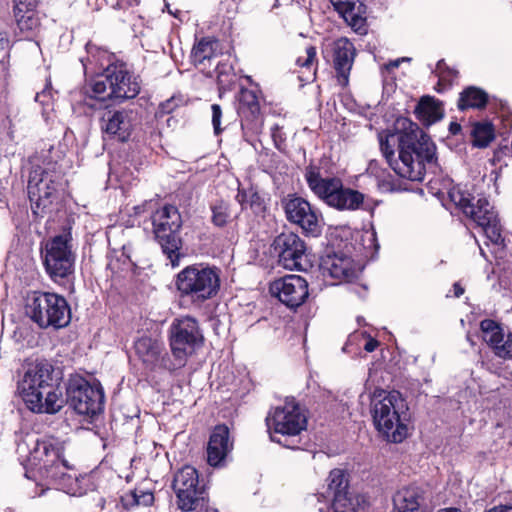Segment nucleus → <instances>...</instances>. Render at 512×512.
Listing matches in <instances>:
<instances>
[{
    "label": "nucleus",
    "mask_w": 512,
    "mask_h": 512,
    "mask_svg": "<svg viewBox=\"0 0 512 512\" xmlns=\"http://www.w3.org/2000/svg\"><path fill=\"white\" fill-rule=\"evenodd\" d=\"M284 209L287 219L301 227L307 235L317 236L321 232V215L308 201L292 196L285 200Z\"/></svg>",
    "instance_id": "obj_19"
},
{
    "label": "nucleus",
    "mask_w": 512,
    "mask_h": 512,
    "mask_svg": "<svg viewBox=\"0 0 512 512\" xmlns=\"http://www.w3.org/2000/svg\"><path fill=\"white\" fill-rule=\"evenodd\" d=\"M266 423L273 442L294 449L307 428V415L294 400H286L269 413Z\"/></svg>",
    "instance_id": "obj_6"
},
{
    "label": "nucleus",
    "mask_w": 512,
    "mask_h": 512,
    "mask_svg": "<svg viewBox=\"0 0 512 512\" xmlns=\"http://www.w3.org/2000/svg\"><path fill=\"white\" fill-rule=\"evenodd\" d=\"M216 42L210 38H202L192 49L191 59L195 66L203 65L204 62L210 61L215 55Z\"/></svg>",
    "instance_id": "obj_33"
},
{
    "label": "nucleus",
    "mask_w": 512,
    "mask_h": 512,
    "mask_svg": "<svg viewBox=\"0 0 512 512\" xmlns=\"http://www.w3.org/2000/svg\"><path fill=\"white\" fill-rule=\"evenodd\" d=\"M211 212L212 223L217 227H224L232 218L230 204L223 200L215 202L211 206Z\"/></svg>",
    "instance_id": "obj_35"
},
{
    "label": "nucleus",
    "mask_w": 512,
    "mask_h": 512,
    "mask_svg": "<svg viewBox=\"0 0 512 512\" xmlns=\"http://www.w3.org/2000/svg\"><path fill=\"white\" fill-rule=\"evenodd\" d=\"M487 102V94L478 88L469 87L461 94L458 101V108L465 110L468 108H482Z\"/></svg>",
    "instance_id": "obj_32"
},
{
    "label": "nucleus",
    "mask_w": 512,
    "mask_h": 512,
    "mask_svg": "<svg viewBox=\"0 0 512 512\" xmlns=\"http://www.w3.org/2000/svg\"><path fill=\"white\" fill-rule=\"evenodd\" d=\"M154 502V494L149 490L135 488L121 496V503L125 509L150 506Z\"/></svg>",
    "instance_id": "obj_31"
},
{
    "label": "nucleus",
    "mask_w": 512,
    "mask_h": 512,
    "mask_svg": "<svg viewBox=\"0 0 512 512\" xmlns=\"http://www.w3.org/2000/svg\"><path fill=\"white\" fill-rule=\"evenodd\" d=\"M38 0H17L14 6V16L37 12Z\"/></svg>",
    "instance_id": "obj_39"
},
{
    "label": "nucleus",
    "mask_w": 512,
    "mask_h": 512,
    "mask_svg": "<svg viewBox=\"0 0 512 512\" xmlns=\"http://www.w3.org/2000/svg\"><path fill=\"white\" fill-rule=\"evenodd\" d=\"M277 7V1H275L274 5L272 8H276Z\"/></svg>",
    "instance_id": "obj_56"
},
{
    "label": "nucleus",
    "mask_w": 512,
    "mask_h": 512,
    "mask_svg": "<svg viewBox=\"0 0 512 512\" xmlns=\"http://www.w3.org/2000/svg\"><path fill=\"white\" fill-rule=\"evenodd\" d=\"M439 512H461V510H459L457 508H446V509L440 510Z\"/></svg>",
    "instance_id": "obj_54"
},
{
    "label": "nucleus",
    "mask_w": 512,
    "mask_h": 512,
    "mask_svg": "<svg viewBox=\"0 0 512 512\" xmlns=\"http://www.w3.org/2000/svg\"><path fill=\"white\" fill-rule=\"evenodd\" d=\"M150 202H145L144 204L142 205H138V206H135L133 209H134V212L136 215H140L142 213L145 212V209H146V206L149 204Z\"/></svg>",
    "instance_id": "obj_50"
},
{
    "label": "nucleus",
    "mask_w": 512,
    "mask_h": 512,
    "mask_svg": "<svg viewBox=\"0 0 512 512\" xmlns=\"http://www.w3.org/2000/svg\"><path fill=\"white\" fill-rule=\"evenodd\" d=\"M306 182L311 191L328 206L339 211L363 209L373 213L377 203L365 200V195L350 187H345L341 179L322 177L320 170L309 166L305 171Z\"/></svg>",
    "instance_id": "obj_4"
},
{
    "label": "nucleus",
    "mask_w": 512,
    "mask_h": 512,
    "mask_svg": "<svg viewBox=\"0 0 512 512\" xmlns=\"http://www.w3.org/2000/svg\"><path fill=\"white\" fill-rule=\"evenodd\" d=\"M335 10L355 30L364 24L365 7L361 0H330Z\"/></svg>",
    "instance_id": "obj_28"
},
{
    "label": "nucleus",
    "mask_w": 512,
    "mask_h": 512,
    "mask_svg": "<svg viewBox=\"0 0 512 512\" xmlns=\"http://www.w3.org/2000/svg\"><path fill=\"white\" fill-rule=\"evenodd\" d=\"M66 402L78 414L93 417L103 410L104 392L99 383L90 384L87 380L76 377L69 381Z\"/></svg>",
    "instance_id": "obj_14"
},
{
    "label": "nucleus",
    "mask_w": 512,
    "mask_h": 512,
    "mask_svg": "<svg viewBox=\"0 0 512 512\" xmlns=\"http://www.w3.org/2000/svg\"><path fill=\"white\" fill-rule=\"evenodd\" d=\"M365 237H366V238H367L371 243H373V245H374V247H375V248H378V245L374 243V242H375V240H376V234H375V232H373V231H372V232H366V233H365Z\"/></svg>",
    "instance_id": "obj_52"
},
{
    "label": "nucleus",
    "mask_w": 512,
    "mask_h": 512,
    "mask_svg": "<svg viewBox=\"0 0 512 512\" xmlns=\"http://www.w3.org/2000/svg\"><path fill=\"white\" fill-rule=\"evenodd\" d=\"M178 507L183 511H192L204 499L205 489L200 484L198 471L190 465L179 469L172 482Z\"/></svg>",
    "instance_id": "obj_16"
},
{
    "label": "nucleus",
    "mask_w": 512,
    "mask_h": 512,
    "mask_svg": "<svg viewBox=\"0 0 512 512\" xmlns=\"http://www.w3.org/2000/svg\"><path fill=\"white\" fill-rule=\"evenodd\" d=\"M202 341L197 321L189 316L175 319L171 325L170 347L173 363L165 364L169 371L177 370L186 364L196 347Z\"/></svg>",
    "instance_id": "obj_11"
},
{
    "label": "nucleus",
    "mask_w": 512,
    "mask_h": 512,
    "mask_svg": "<svg viewBox=\"0 0 512 512\" xmlns=\"http://www.w3.org/2000/svg\"><path fill=\"white\" fill-rule=\"evenodd\" d=\"M323 275L338 280H350L357 274L351 258L344 255H328L321 264Z\"/></svg>",
    "instance_id": "obj_26"
},
{
    "label": "nucleus",
    "mask_w": 512,
    "mask_h": 512,
    "mask_svg": "<svg viewBox=\"0 0 512 512\" xmlns=\"http://www.w3.org/2000/svg\"><path fill=\"white\" fill-rule=\"evenodd\" d=\"M270 292L289 308L299 307L309 295L308 283L299 275H287L273 281Z\"/></svg>",
    "instance_id": "obj_20"
},
{
    "label": "nucleus",
    "mask_w": 512,
    "mask_h": 512,
    "mask_svg": "<svg viewBox=\"0 0 512 512\" xmlns=\"http://www.w3.org/2000/svg\"><path fill=\"white\" fill-rule=\"evenodd\" d=\"M51 91L49 89H44L42 92L37 93L35 96V101L39 102L43 106V110L46 111L51 106Z\"/></svg>",
    "instance_id": "obj_43"
},
{
    "label": "nucleus",
    "mask_w": 512,
    "mask_h": 512,
    "mask_svg": "<svg viewBox=\"0 0 512 512\" xmlns=\"http://www.w3.org/2000/svg\"><path fill=\"white\" fill-rule=\"evenodd\" d=\"M14 17L17 29L24 37L33 35L40 27V18L38 13L20 14L19 16Z\"/></svg>",
    "instance_id": "obj_34"
},
{
    "label": "nucleus",
    "mask_w": 512,
    "mask_h": 512,
    "mask_svg": "<svg viewBox=\"0 0 512 512\" xmlns=\"http://www.w3.org/2000/svg\"><path fill=\"white\" fill-rule=\"evenodd\" d=\"M450 200L481 228L486 238L494 245H504L502 228L497 213L489 201L480 197L476 200L458 187L448 192Z\"/></svg>",
    "instance_id": "obj_8"
},
{
    "label": "nucleus",
    "mask_w": 512,
    "mask_h": 512,
    "mask_svg": "<svg viewBox=\"0 0 512 512\" xmlns=\"http://www.w3.org/2000/svg\"><path fill=\"white\" fill-rule=\"evenodd\" d=\"M53 367L47 362H37L27 367L23 377L18 382V390L24 402H30L38 408L40 404L38 396L45 392L49 395V389L54 384Z\"/></svg>",
    "instance_id": "obj_15"
},
{
    "label": "nucleus",
    "mask_w": 512,
    "mask_h": 512,
    "mask_svg": "<svg viewBox=\"0 0 512 512\" xmlns=\"http://www.w3.org/2000/svg\"><path fill=\"white\" fill-rule=\"evenodd\" d=\"M424 501L425 491L419 486L402 487L393 497L397 512H420Z\"/></svg>",
    "instance_id": "obj_27"
},
{
    "label": "nucleus",
    "mask_w": 512,
    "mask_h": 512,
    "mask_svg": "<svg viewBox=\"0 0 512 512\" xmlns=\"http://www.w3.org/2000/svg\"><path fill=\"white\" fill-rule=\"evenodd\" d=\"M371 414L376 429L387 441L400 443L408 436V404L398 391H375Z\"/></svg>",
    "instance_id": "obj_3"
},
{
    "label": "nucleus",
    "mask_w": 512,
    "mask_h": 512,
    "mask_svg": "<svg viewBox=\"0 0 512 512\" xmlns=\"http://www.w3.org/2000/svg\"><path fill=\"white\" fill-rule=\"evenodd\" d=\"M26 315L40 328H62L70 322L66 299L56 293L34 291L27 296Z\"/></svg>",
    "instance_id": "obj_9"
},
{
    "label": "nucleus",
    "mask_w": 512,
    "mask_h": 512,
    "mask_svg": "<svg viewBox=\"0 0 512 512\" xmlns=\"http://www.w3.org/2000/svg\"><path fill=\"white\" fill-rule=\"evenodd\" d=\"M28 461L27 478L47 488L52 486L68 494L75 492L77 475L74 466L64 458L63 441L53 437L37 440Z\"/></svg>",
    "instance_id": "obj_2"
},
{
    "label": "nucleus",
    "mask_w": 512,
    "mask_h": 512,
    "mask_svg": "<svg viewBox=\"0 0 512 512\" xmlns=\"http://www.w3.org/2000/svg\"><path fill=\"white\" fill-rule=\"evenodd\" d=\"M83 66H84L85 71H87L88 68L85 63H83Z\"/></svg>",
    "instance_id": "obj_57"
},
{
    "label": "nucleus",
    "mask_w": 512,
    "mask_h": 512,
    "mask_svg": "<svg viewBox=\"0 0 512 512\" xmlns=\"http://www.w3.org/2000/svg\"><path fill=\"white\" fill-rule=\"evenodd\" d=\"M283 128L279 126L278 124L271 127V137L273 139V142L279 150L282 149L284 142H285V134L282 131Z\"/></svg>",
    "instance_id": "obj_41"
},
{
    "label": "nucleus",
    "mask_w": 512,
    "mask_h": 512,
    "mask_svg": "<svg viewBox=\"0 0 512 512\" xmlns=\"http://www.w3.org/2000/svg\"><path fill=\"white\" fill-rule=\"evenodd\" d=\"M488 512H512V507H496Z\"/></svg>",
    "instance_id": "obj_53"
},
{
    "label": "nucleus",
    "mask_w": 512,
    "mask_h": 512,
    "mask_svg": "<svg viewBox=\"0 0 512 512\" xmlns=\"http://www.w3.org/2000/svg\"><path fill=\"white\" fill-rule=\"evenodd\" d=\"M136 355L149 370L164 368L168 370L165 364L173 363V360L166 358L163 354V344L150 337L143 336L139 338L134 345Z\"/></svg>",
    "instance_id": "obj_24"
},
{
    "label": "nucleus",
    "mask_w": 512,
    "mask_h": 512,
    "mask_svg": "<svg viewBox=\"0 0 512 512\" xmlns=\"http://www.w3.org/2000/svg\"><path fill=\"white\" fill-rule=\"evenodd\" d=\"M132 127V112L130 111H106L101 119L102 130L121 142L129 139Z\"/></svg>",
    "instance_id": "obj_25"
},
{
    "label": "nucleus",
    "mask_w": 512,
    "mask_h": 512,
    "mask_svg": "<svg viewBox=\"0 0 512 512\" xmlns=\"http://www.w3.org/2000/svg\"><path fill=\"white\" fill-rule=\"evenodd\" d=\"M316 58V49L313 46H310L306 48V56L305 57H299L297 59V64L301 67H309L313 64L314 60Z\"/></svg>",
    "instance_id": "obj_42"
},
{
    "label": "nucleus",
    "mask_w": 512,
    "mask_h": 512,
    "mask_svg": "<svg viewBox=\"0 0 512 512\" xmlns=\"http://www.w3.org/2000/svg\"><path fill=\"white\" fill-rule=\"evenodd\" d=\"M238 202L243 205L246 201V192L244 190H238L237 196H236Z\"/></svg>",
    "instance_id": "obj_51"
},
{
    "label": "nucleus",
    "mask_w": 512,
    "mask_h": 512,
    "mask_svg": "<svg viewBox=\"0 0 512 512\" xmlns=\"http://www.w3.org/2000/svg\"><path fill=\"white\" fill-rule=\"evenodd\" d=\"M175 285L182 299L200 305L218 293L219 270L201 264L187 266L177 274Z\"/></svg>",
    "instance_id": "obj_7"
},
{
    "label": "nucleus",
    "mask_w": 512,
    "mask_h": 512,
    "mask_svg": "<svg viewBox=\"0 0 512 512\" xmlns=\"http://www.w3.org/2000/svg\"><path fill=\"white\" fill-rule=\"evenodd\" d=\"M239 102L241 108L247 107L249 111L254 114L259 111V103L256 94L248 89H243L240 92Z\"/></svg>",
    "instance_id": "obj_38"
},
{
    "label": "nucleus",
    "mask_w": 512,
    "mask_h": 512,
    "mask_svg": "<svg viewBox=\"0 0 512 512\" xmlns=\"http://www.w3.org/2000/svg\"><path fill=\"white\" fill-rule=\"evenodd\" d=\"M378 346V341L375 340V339H372L370 338L365 346H364V349L367 351V352H373Z\"/></svg>",
    "instance_id": "obj_45"
},
{
    "label": "nucleus",
    "mask_w": 512,
    "mask_h": 512,
    "mask_svg": "<svg viewBox=\"0 0 512 512\" xmlns=\"http://www.w3.org/2000/svg\"><path fill=\"white\" fill-rule=\"evenodd\" d=\"M152 225L153 232L163 253L173 267L178 266L182 247V241L179 237L182 218L178 209L173 205H165L156 210L152 215Z\"/></svg>",
    "instance_id": "obj_10"
},
{
    "label": "nucleus",
    "mask_w": 512,
    "mask_h": 512,
    "mask_svg": "<svg viewBox=\"0 0 512 512\" xmlns=\"http://www.w3.org/2000/svg\"><path fill=\"white\" fill-rule=\"evenodd\" d=\"M329 47L338 83L345 87L349 82V74L354 63L356 49L353 43L345 37L336 39Z\"/></svg>",
    "instance_id": "obj_21"
},
{
    "label": "nucleus",
    "mask_w": 512,
    "mask_h": 512,
    "mask_svg": "<svg viewBox=\"0 0 512 512\" xmlns=\"http://www.w3.org/2000/svg\"><path fill=\"white\" fill-rule=\"evenodd\" d=\"M86 94L100 102L135 98L140 92L138 77L131 73L126 64L108 65L102 75L92 79L85 87Z\"/></svg>",
    "instance_id": "obj_5"
},
{
    "label": "nucleus",
    "mask_w": 512,
    "mask_h": 512,
    "mask_svg": "<svg viewBox=\"0 0 512 512\" xmlns=\"http://www.w3.org/2000/svg\"><path fill=\"white\" fill-rule=\"evenodd\" d=\"M434 72L439 78V82L444 85H450L457 76V71L449 68L443 60L438 61Z\"/></svg>",
    "instance_id": "obj_37"
},
{
    "label": "nucleus",
    "mask_w": 512,
    "mask_h": 512,
    "mask_svg": "<svg viewBox=\"0 0 512 512\" xmlns=\"http://www.w3.org/2000/svg\"><path fill=\"white\" fill-rule=\"evenodd\" d=\"M43 264L50 278L57 282L74 271L75 254L70 233L49 239L42 249Z\"/></svg>",
    "instance_id": "obj_12"
},
{
    "label": "nucleus",
    "mask_w": 512,
    "mask_h": 512,
    "mask_svg": "<svg viewBox=\"0 0 512 512\" xmlns=\"http://www.w3.org/2000/svg\"><path fill=\"white\" fill-rule=\"evenodd\" d=\"M453 290H454V295L457 298H459L464 293V289L461 287V285L459 283H455L453 285Z\"/></svg>",
    "instance_id": "obj_49"
},
{
    "label": "nucleus",
    "mask_w": 512,
    "mask_h": 512,
    "mask_svg": "<svg viewBox=\"0 0 512 512\" xmlns=\"http://www.w3.org/2000/svg\"><path fill=\"white\" fill-rule=\"evenodd\" d=\"M0 44H1V45H4V44H5L4 39H3V38H0Z\"/></svg>",
    "instance_id": "obj_55"
},
{
    "label": "nucleus",
    "mask_w": 512,
    "mask_h": 512,
    "mask_svg": "<svg viewBox=\"0 0 512 512\" xmlns=\"http://www.w3.org/2000/svg\"><path fill=\"white\" fill-rule=\"evenodd\" d=\"M233 449V441L226 425H217L207 444V462L212 467H223Z\"/></svg>",
    "instance_id": "obj_23"
},
{
    "label": "nucleus",
    "mask_w": 512,
    "mask_h": 512,
    "mask_svg": "<svg viewBox=\"0 0 512 512\" xmlns=\"http://www.w3.org/2000/svg\"><path fill=\"white\" fill-rule=\"evenodd\" d=\"M173 100H168L161 104V109L164 113H170L173 110Z\"/></svg>",
    "instance_id": "obj_47"
},
{
    "label": "nucleus",
    "mask_w": 512,
    "mask_h": 512,
    "mask_svg": "<svg viewBox=\"0 0 512 512\" xmlns=\"http://www.w3.org/2000/svg\"><path fill=\"white\" fill-rule=\"evenodd\" d=\"M104 58H108V54L106 51H99V56L96 58V56H92V59L91 57H88V61L89 62H92V61H95V62H100V65L103 66V62H102V59Z\"/></svg>",
    "instance_id": "obj_46"
},
{
    "label": "nucleus",
    "mask_w": 512,
    "mask_h": 512,
    "mask_svg": "<svg viewBox=\"0 0 512 512\" xmlns=\"http://www.w3.org/2000/svg\"><path fill=\"white\" fill-rule=\"evenodd\" d=\"M415 114L424 125L429 126L442 119L444 110L440 101L433 97L425 96L421 98L416 106Z\"/></svg>",
    "instance_id": "obj_30"
},
{
    "label": "nucleus",
    "mask_w": 512,
    "mask_h": 512,
    "mask_svg": "<svg viewBox=\"0 0 512 512\" xmlns=\"http://www.w3.org/2000/svg\"><path fill=\"white\" fill-rule=\"evenodd\" d=\"M321 497L331 502L333 512H364L360 497L352 498L348 492V479L341 469H334L327 478L326 494Z\"/></svg>",
    "instance_id": "obj_17"
},
{
    "label": "nucleus",
    "mask_w": 512,
    "mask_h": 512,
    "mask_svg": "<svg viewBox=\"0 0 512 512\" xmlns=\"http://www.w3.org/2000/svg\"><path fill=\"white\" fill-rule=\"evenodd\" d=\"M406 61L407 62L410 61V58L402 57V58H398V59H395V60H391V61H389L388 63H386L384 65V69L386 71H388V72H392L393 70L398 68L402 62H406Z\"/></svg>",
    "instance_id": "obj_44"
},
{
    "label": "nucleus",
    "mask_w": 512,
    "mask_h": 512,
    "mask_svg": "<svg viewBox=\"0 0 512 512\" xmlns=\"http://www.w3.org/2000/svg\"><path fill=\"white\" fill-rule=\"evenodd\" d=\"M461 126L456 122H451L449 125V131L452 135H456L460 132Z\"/></svg>",
    "instance_id": "obj_48"
},
{
    "label": "nucleus",
    "mask_w": 512,
    "mask_h": 512,
    "mask_svg": "<svg viewBox=\"0 0 512 512\" xmlns=\"http://www.w3.org/2000/svg\"><path fill=\"white\" fill-rule=\"evenodd\" d=\"M49 391H51V393L49 392V398L48 394L45 392H41V395L38 396L40 404H42V407L38 405V408L40 409H37L36 406L34 407L30 402H25L28 409L35 413L55 414L59 412L66 403L63 391L55 383L51 385V389H49Z\"/></svg>",
    "instance_id": "obj_29"
},
{
    "label": "nucleus",
    "mask_w": 512,
    "mask_h": 512,
    "mask_svg": "<svg viewBox=\"0 0 512 512\" xmlns=\"http://www.w3.org/2000/svg\"><path fill=\"white\" fill-rule=\"evenodd\" d=\"M279 263L288 270H304L307 267L305 242L293 232H283L273 242Z\"/></svg>",
    "instance_id": "obj_18"
},
{
    "label": "nucleus",
    "mask_w": 512,
    "mask_h": 512,
    "mask_svg": "<svg viewBox=\"0 0 512 512\" xmlns=\"http://www.w3.org/2000/svg\"><path fill=\"white\" fill-rule=\"evenodd\" d=\"M211 111H212V125L214 128V133L216 135H219L223 130L221 128L222 109H221L220 105L213 104L211 106Z\"/></svg>",
    "instance_id": "obj_40"
},
{
    "label": "nucleus",
    "mask_w": 512,
    "mask_h": 512,
    "mask_svg": "<svg viewBox=\"0 0 512 512\" xmlns=\"http://www.w3.org/2000/svg\"><path fill=\"white\" fill-rule=\"evenodd\" d=\"M482 338L494 354L502 359L512 358V333L505 332L503 327L491 319L480 323Z\"/></svg>",
    "instance_id": "obj_22"
},
{
    "label": "nucleus",
    "mask_w": 512,
    "mask_h": 512,
    "mask_svg": "<svg viewBox=\"0 0 512 512\" xmlns=\"http://www.w3.org/2000/svg\"><path fill=\"white\" fill-rule=\"evenodd\" d=\"M380 148L394 172L411 181H421L426 166L436 160V147L430 137L405 117L398 118L394 130L380 137Z\"/></svg>",
    "instance_id": "obj_1"
},
{
    "label": "nucleus",
    "mask_w": 512,
    "mask_h": 512,
    "mask_svg": "<svg viewBox=\"0 0 512 512\" xmlns=\"http://www.w3.org/2000/svg\"><path fill=\"white\" fill-rule=\"evenodd\" d=\"M473 144L486 147L494 138L493 127L490 123H477L472 130Z\"/></svg>",
    "instance_id": "obj_36"
},
{
    "label": "nucleus",
    "mask_w": 512,
    "mask_h": 512,
    "mask_svg": "<svg viewBox=\"0 0 512 512\" xmlns=\"http://www.w3.org/2000/svg\"><path fill=\"white\" fill-rule=\"evenodd\" d=\"M31 164L27 185L28 196L38 208H45L52 202L51 199L58 189L59 174L55 172L56 163L49 161L43 167L39 165L38 158H33Z\"/></svg>",
    "instance_id": "obj_13"
}]
</instances>
